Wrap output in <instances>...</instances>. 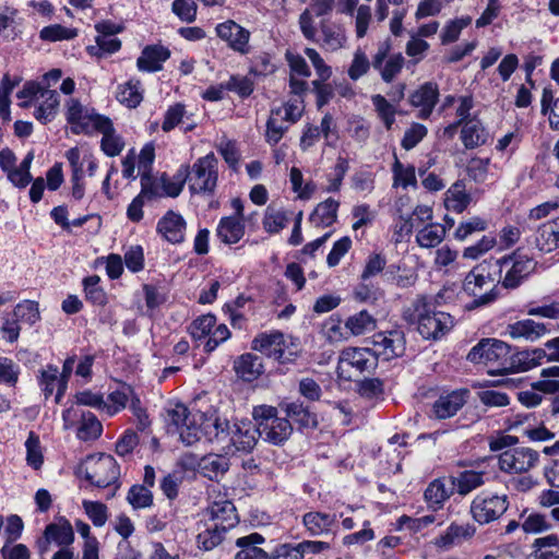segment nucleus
<instances>
[{
    "label": "nucleus",
    "instance_id": "f257e3e1",
    "mask_svg": "<svg viewBox=\"0 0 559 559\" xmlns=\"http://www.w3.org/2000/svg\"><path fill=\"white\" fill-rule=\"evenodd\" d=\"M501 267L493 259L475 265L465 276L463 289L475 297L469 308L487 306L497 298V283L501 282Z\"/></svg>",
    "mask_w": 559,
    "mask_h": 559
},
{
    "label": "nucleus",
    "instance_id": "f03ea898",
    "mask_svg": "<svg viewBox=\"0 0 559 559\" xmlns=\"http://www.w3.org/2000/svg\"><path fill=\"white\" fill-rule=\"evenodd\" d=\"M17 98L22 99L21 107H35L33 115L40 123L52 121L58 114L60 102L57 92L37 83H25L17 93Z\"/></svg>",
    "mask_w": 559,
    "mask_h": 559
},
{
    "label": "nucleus",
    "instance_id": "7ed1b4c3",
    "mask_svg": "<svg viewBox=\"0 0 559 559\" xmlns=\"http://www.w3.org/2000/svg\"><path fill=\"white\" fill-rule=\"evenodd\" d=\"M417 330L426 340H438L445 335L454 325L453 318L443 311H437L425 296L414 302Z\"/></svg>",
    "mask_w": 559,
    "mask_h": 559
},
{
    "label": "nucleus",
    "instance_id": "20e7f679",
    "mask_svg": "<svg viewBox=\"0 0 559 559\" xmlns=\"http://www.w3.org/2000/svg\"><path fill=\"white\" fill-rule=\"evenodd\" d=\"M252 415L258 424L261 439L278 445L284 443L292 435L290 421L286 417H278L277 409L274 406H255Z\"/></svg>",
    "mask_w": 559,
    "mask_h": 559
},
{
    "label": "nucleus",
    "instance_id": "39448f33",
    "mask_svg": "<svg viewBox=\"0 0 559 559\" xmlns=\"http://www.w3.org/2000/svg\"><path fill=\"white\" fill-rule=\"evenodd\" d=\"M252 348L280 364H289L299 356V345L282 332L261 333L252 341Z\"/></svg>",
    "mask_w": 559,
    "mask_h": 559
},
{
    "label": "nucleus",
    "instance_id": "423d86ee",
    "mask_svg": "<svg viewBox=\"0 0 559 559\" xmlns=\"http://www.w3.org/2000/svg\"><path fill=\"white\" fill-rule=\"evenodd\" d=\"M202 418V414L191 413L186 405L177 403L166 409L165 420L169 431L179 433L181 441L187 445H191L201 438L199 421Z\"/></svg>",
    "mask_w": 559,
    "mask_h": 559
},
{
    "label": "nucleus",
    "instance_id": "0eeeda50",
    "mask_svg": "<svg viewBox=\"0 0 559 559\" xmlns=\"http://www.w3.org/2000/svg\"><path fill=\"white\" fill-rule=\"evenodd\" d=\"M377 367V358L370 348L347 347L341 352L337 373L346 380H355Z\"/></svg>",
    "mask_w": 559,
    "mask_h": 559
},
{
    "label": "nucleus",
    "instance_id": "6e6552de",
    "mask_svg": "<svg viewBox=\"0 0 559 559\" xmlns=\"http://www.w3.org/2000/svg\"><path fill=\"white\" fill-rule=\"evenodd\" d=\"M83 471L84 478L98 488L116 485L120 475L119 465L109 454L88 456L83 464Z\"/></svg>",
    "mask_w": 559,
    "mask_h": 559
},
{
    "label": "nucleus",
    "instance_id": "1a4fd4ad",
    "mask_svg": "<svg viewBox=\"0 0 559 559\" xmlns=\"http://www.w3.org/2000/svg\"><path fill=\"white\" fill-rule=\"evenodd\" d=\"M496 262L501 267V284L508 289L519 287L536 267V261L520 251L497 259Z\"/></svg>",
    "mask_w": 559,
    "mask_h": 559
},
{
    "label": "nucleus",
    "instance_id": "9d476101",
    "mask_svg": "<svg viewBox=\"0 0 559 559\" xmlns=\"http://www.w3.org/2000/svg\"><path fill=\"white\" fill-rule=\"evenodd\" d=\"M189 333L194 341H204V350L213 352L230 337V331L225 324L216 325V317L207 313L198 317L189 326Z\"/></svg>",
    "mask_w": 559,
    "mask_h": 559
},
{
    "label": "nucleus",
    "instance_id": "9b49d317",
    "mask_svg": "<svg viewBox=\"0 0 559 559\" xmlns=\"http://www.w3.org/2000/svg\"><path fill=\"white\" fill-rule=\"evenodd\" d=\"M64 116L73 134H92L107 117L94 108L83 105L76 98H69L64 104Z\"/></svg>",
    "mask_w": 559,
    "mask_h": 559
},
{
    "label": "nucleus",
    "instance_id": "f8f14e48",
    "mask_svg": "<svg viewBox=\"0 0 559 559\" xmlns=\"http://www.w3.org/2000/svg\"><path fill=\"white\" fill-rule=\"evenodd\" d=\"M217 158L209 153L198 158L190 167V192L193 194H213L217 186Z\"/></svg>",
    "mask_w": 559,
    "mask_h": 559
},
{
    "label": "nucleus",
    "instance_id": "ddd939ff",
    "mask_svg": "<svg viewBox=\"0 0 559 559\" xmlns=\"http://www.w3.org/2000/svg\"><path fill=\"white\" fill-rule=\"evenodd\" d=\"M509 507L507 495L481 491L471 503V514L479 524H488L498 520Z\"/></svg>",
    "mask_w": 559,
    "mask_h": 559
},
{
    "label": "nucleus",
    "instance_id": "4468645a",
    "mask_svg": "<svg viewBox=\"0 0 559 559\" xmlns=\"http://www.w3.org/2000/svg\"><path fill=\"white\" fill-rule=\"evenodd\" d=\"M539 463V453L531 448H512L501 452L498 466L506 474H524L535 468Z\"/></svg>",
    "mask_w": 559,
    "mask_h": 559
},
{
    "label": "nucleus",
    "instance_id": "2eb2a0df",
    "mask_svg": "<svg viewBox=\"0 0 559 559\" xmlns=\"http://www.w3.org/2000/svg\"><path fill=\"white\" fill-rule=\"evenodd\" d=\"M372 354L374 357L390 360L402 356L405 352L404 333L399 330L379 332L372 336Z\"/></svg>",
    "mask_w": 559,
    "mask_h": 559
},
{
    "label": "nucleus",
    "instance_id": "dca6fc26",
    "mask_svg": "<svg viewBox=\"0 0 559 559\" xmlns=\"http://www.w3.org/2000/svg\"><path fill=\"white\" fill-rule=\"evenodd\" d=\"M74 542V532L71 523L61 518L57 523H50L45 527L44 537L37 542L38 551L44 555L49 551L51 543L59 547L71 546Z\"/></svg>",
    "mask_w": 559,
    "mask_h": 559
},
{
    "label": "nucleus",
    "instance_id": "f3484780",
    "mask_svg": "<svg viewBox=\"0 0 559 559\" xmlns=\"http://www.w3.org/2000/svg\"><path fill=\"white\" fill-rule=\"evenodd\" d=\"M258 437H260L258 424L255 426L249 421L234 424L230 427L229 439L226 443L228 448L225 450V453L229 454L233 450L250 452L255 447Z\"/></svg>",
    "mask_w": 559,
    "mask_h": 559
},
{
    "label": "nucleus",
    "instance_id": "a211bd4d",
    "mask_svg": "<svg viewBox=\"0 0 559 559\" xmlns=\"http://www.w3.org/2000/svg\"><path fill=\"white\" fill-rule=\"evenodd\" d=\"M551 324L537 322L533 319H523L509 323L506 328V334L513 340H524L534 343L550 333Z\"/></svg>",
    "mask_w": 559,
    "mask_h": 559
},
{
    "label": "nucleus",
    "instance_id": "6ab92c4d",
    "mask_svg": "<svg viewBox=\"0 0 559 559\" xmlns=\"http://www.w3.org/2000/svg\"><path fill=\"white\" fill-rule=\"evenodd\" d=\"M206 515L212 524L227 530L235 527L239 522L236 507L228 499L212 501L206 508Z\"/></svg>",
    "mask_w": 559,
    "mask_h": 559
},
{
    "label": "nucleus",
    "instance_id": "aec40b11",
    "mask_svg": "<svg viewBox=\"0 0 559 559\" xmlns=\"http://www.w3.org/2000/svg\"><path fill=\"white\" fill-rule=\"evenodd\" d=\"M468 394L469 391L466 389L441 394L432 406L435 416L438 419L453 417L466 403Z\"/></svg>",
    "mask_w": 559,
    "mask_h": 559
},
{
    "label": "nucleus",
    "instance_id": "412c9836",
    "mask_svg": "<svg viewBox=\"0 0 559 559\" xmlns=\"http://www.w3.org/2000/svg\"><path fill=\"white\" fill-rule=\"evenodd\" d=\"M547 353L543 348H533L518 352L510 357V364H504L502 370L511 372H522L531 370L542 364Z\"/></svg>",
    "mask_w": 559,
    "mask_h": 559
},
{
    "label": "nucleus",
    "instance_id": "4be33fe9",
    "mask_svg": "<svg viewBox=\"0 0 559 559\" xmlns=\"http://www.w3.org/2000/svg\"><path fill=\"white\" fill-rule=\"evenodd\" d=\"M186 221L183 217L168 211L157 224V231L169 242L180 243L185 239Z\"/></svg>",
    "mask_w": 559,
    "mask_h": 559
},
{
    "label": "nucleus",
    "instance_id": "5701e85b",
    "mask_svg": "<svg viewBox=\"0 0 559 559\" xmlns=\"http://www.w3.org/2000/svg\"><path fill=\"white\" fill-rule=\"evenodd\" d=\"M264 543L265 538L260 533H251L237 538L235 545L239 550L235 554L234 559H269L267 552L259 547Z\"/></svg>",
    "mask_w": 559,
    "mask_h": 559
},
{
    "label": "nucleus",
    "instance_id": "b1692460",
    "mask_svg": "<svg viewBox=\"0 0 559 559\" xmlns=\"http://www.w3.org/2000/svg\"><path fill=\"white\" fill-rule=\"evenodd\" d=\"M217 36L227 41L228 45L240 52H245V48L249 41V32L234 21H226L216 26Z\"/></svg>",
    "mask_w": 559,
    "mask_h": 559
},
{
    "label": "nucleus",
    "instance_id": "393cba45",
    "mask_svg": "<svg viewBox=\"0 0 559 559\" xmlns=\"http://www.w3.org/2000/svg\"><path fill=\"white\" fill-rule=\"evenodd\" d=\"M439 91L436 84L426 83L416 90L409 97L413 106L420 108L418 117L427 119L437 104Z\"/></svg>",
    "mask_w": 559,
    "mask_h": 559
},
{
    "label": "nucleus",
    "instance_id": "a878e982",
    "mask_svg": "<svg viewBox=\"0 0 559 559\" xmlns=\"http://www.w3.org/2000/svg\"><path fill=\"white\" fill-rule=\"evenodd\" d=\"M199 425L201 427V435L203 433L210 442L217 443L223 451L228 448L226 443L229 439L230 426L227 420L206 418L201 424L199 423Z\"/></svg>",
    "mask_w": 559,
    "mask_h": 559
},
{
    "label": "nucleus",
    "instance_id": "bb28decb",
    "mask_svg": "<svg viewBox=\"0 0 559 559\" xmlns=\"http://www.w3.org/2000/svg\"><path fill=\"white\" fill-rule=\"evenodd\" d=\"M100 121V126L95 131L103 134L100 141L102 151L110 157L119 155L124 147L122 138L116 133L112 122L108 117Z\"/></svg>",
    "mask_w": 559,
    "mask_h": 559
},
{
    "label": "nucleus",
    "instance_id": "cd10ccee",
    "mask_svg": "<svg viewBox=\"0 0 559 559\" xmlns=\"http://www.w3.org/2000/svg\"><path fill=\"white\" fill-rule=\"evenodd\" d=\"M487 365L496 366L492 372L495 373H509V370H502L504 364H510L511 346L503 341L497 338H489L487 345Z\"/></svg>",
    "mask_w": 559,
    "mask_h": 559
},
{
    "label": "nucleus",
    "instance_id": "c85d7f7f",
    "mask_svg": "<svg viewBox=\"0 0 559 559\" xmlns=\"http://www.w3.org/2000/svg\"><path fill=\"white\" fill-rule=\"evenodd\" d=\"M454 487L452 480L445 478L433 479L425 490V500L433 510L440 509L452 496Z\"/></svg>",
    "mask_w": 559,
    "mask_h": 559
},
{
    "label": "nucleus",
    "instance_id": "c756f323",
    "mask_svg": "<svg viewBox=\"0 0 559 559\" xmlns=\"http://www.w3.org/2000/svg\"><path fill=\"white\" fill-rule=\"evenodd\" d=\"M170 57V50L162 45H148L136 60L139 70H162L163 63Z\"/></svg>",
    "mask_w": 559,
    "mask_h": 559
},
{
    "label": "nucleus",
    "instance_id": "7c9ffc66",
    "mask_svg": "<svg viewBox=\"0 0 559 559\" xmlns=\"http://www.w3.org/2000/svg\"><path fill=\"white\" fill-rule=\"evenodd\" d=\"M229 468V461L225 455L210 453L201 457L198 471L211 480H219Z\"/></svg>",
    "mask_w": 559,
    "mask_h": 559
},
{
    "label": "nucleus",
    "instance_id": "2f4dec72",
    "mask_svg": "<svg viewBox=\"0 0 559 559\" xmlns=\"http://www.w3.org/2000/svg\"><path fill=\"white\" fill-rule=\"evenodd\" d=\"M336 522L334 514L310 511L304 514L302 523L310 536H321L330 533Z\"/></svg>",
    "mask_w": 559,
    "mask_h": 559
},
{
    "label": "nucleus",
    "instance_id": "473e14b6",
    "mask_svg": "<svg viewBox=\"0 0 559 559\" xmlns=\"http://www.w3.org/2000/svg\"><path fill=\"white\" fill-rule=\"evenodd\" d=\"M489 133L475 117L465 121L461 129V141L468 150L486 144Z\"/></svg>",
    "mask_w": 559,
    "mask_h": 559
},
{
    "label": "nucleus",
    "instance_id": "72a5a7b5",
    "mask_svg": "<svg viewBox=\"0 0 559 559\" xmlns=\"http://www.w3.org/2000/svg\"><path fill=\"white\" fill-rule=\"evenodd\" d=\"M531 556L534 559H559V535L550 533L535 538L531 544Z\"/></svg>",
    "mask_w": 559,
    "mask_h": 559
},
{
    "label": "nucleus",
    "instance_id": "f704fd0d",
    "mask_svg": "<svg viewBox=\"0 0 559 559\" xmlns=\"http://www.w3.org/2000/svg\"><path fill=\"white\" fill-rule=\"evenodd\" d=\"M338 206L340 203L332 198L319 203L310 214V223L317 228L332 226L336 222Z\"/></svg>",
    "mask_w": 559,
    "mask_h": 559
},
{
    "label": "nucleus",
    "instance_id": "c9c22d12",
    "mask_svg": "<svg viewBox=\"0 0 559 559\" xmlns=\"http://www.w3.org/2000/svg\"><path fill=\"white\" fill-rule=\"evenodd\" d=\"M559 389V382L556 380H540L533 383L530 390L518 393L519 401L526 407H535L540 404L543 396L539 392L554 393Z\"/></svg>",
    "mask_w": 559,
    "mask_h": 559
},
{
    "label": "nucleus",
    "instance_id": "e433bc0d",
    "mask_svg": "<svg viewBox=\"0 0 559 559\" xmlns=\"http://www.w3.org/2000/svg\"><path fill=\"white\" fill-rule=\"evenodd\" d=\"M234 369L243 381H253L262 373L263 365L260 357L247 353L235 361Z\"/></svg>",
    "mask_w": 559,
    "mask_h": 559
},
{
    "label": "nucleus",
    "instance_id": "4c0bfd02",
    "mask_svg": "<svg viewBox=\"0 0 559 559\" xmlns=\"http://www.w3.org/2000/svg\"><path fill=\"white\" fill-rule=\"evenodd\" d=\"M377 328V320L367 310L349 316L345 321L348 335L360 336L372 332Z\"/></svg>",
    "mask_w": 559,
    "mask_h": 559
},
{
    "label": "nucleus",
    "instance_id": "58836bf2",
    "mask_svg": "<svg viewBox=\"0 0 559 559\" xmlns=\"http://www.w3.org/2000/svg\"><path fill=\"white\" fill-rule=\"evenodd\" d=\"M321 45L326 50H337L342 48L346 41L344 29L341 25L328 21L321 22Z\"/></svg>",
    "mask_w": 559,
    "mask_h": 559
},
{
    "label": "nucleus",
    "instance_id": "ea45409f",
    "mask_svg": "<svg viewBox=\"0 0 559 559\" xmlns=\"http://www.w3.org/2000/svg\"><path fill=\"white\" fill-rule=\"evenodd\" d=\"M245 235L243 222L233 216L223 217L217 226L218 238L228 245L238 242Z\"/></svg>",
    "mask_w": 559,
    "mask_h": 559
},
{
    "label": "nucleus",
    "instance_id": "a19ab883",
    "mask_svg": "<svg viewBox=\"0 0 559 559\" xmlns=\"http://www.w3.org/2000/svg\"><path fill=\"white\" fill-rule=\"evenodd\" d=\"M189 117L187 116L185 105L178 103L170 106L164 116L162 129L165 132H169L176 127L182 124L185 131H191L194 128V122H188Z\"/></svg>",
    "mask_w": 559,
    "mask_h": 559
},
{
    "label": "nucleus",
    "instance_id": "79ce46f5",
    "mask_svg": "<svg viewBox=\"0 0 559 559\" xmlns=\"http://www.w3.org/2000/svg\"><path fill=\"white\" fill-rule=\"evenodd\" d=\"M472 198L465 190L462 181L454 182L447 191L444 204L445 207L455 213H462L471 203Z\"/></svg>",
    "mask_w": 559,
    "mask_h": 559
},
{
    "label": "nucleus",
    "instance_id": "37998d69",
    "mask_svg": "<svg viewBox=\"0 0 559 559\" xmlns=\"http://www.w3.org/2000/svg\"><path fill=\"white\" fill-rule=\"evenodd\" d=\"M286 416L300 427L314 428L318 425L317 415L311 413L301 402H292L283 405Z\"/></svg>",
    "mask_w": 559,
    "mask_h": 559
},
{
    "label": "nucleus",
    "instance_id": "c03bdc74",
    "mask_svg": "<svg viewBox=\"0 0 559 559\" xmlns=\"http://www.w3.org/2000/svg\"><path fill=\"white\" fill-rule=\"evenodd\" d=\"M485 474L476 471H464L452 478V485L461 496H466L485 484Z\"/></svg>",
    "mask_w": 559,
    "mask_h": 559
},
{
    "label": "nucleus",
    "instance_id": "a18cd8bd",
    "mask_svg": "<svg viewBox=\"0 0 559 559\" xmlns=\"http://www.w3.org/2000/svg\"><path fill=\"white\" fill-rule=\"evenodd\" d=\"M447 229L441 224L429 223L417 231L416 242L421 248H435L445 238Z\"/></svg>",
    "mask_w": 559,
    "mask_h": 559
},
{
    "label": "nucleus",
    "instance_id": "49530a36",
    "mask_svg": "<svg viewBox=\"0 0 559 559\" xmlns=\"http://www.w3.org/2000/svg\"><path fill=\"white\" fill-rule=\"evenodd\" d=\"M290 221V213L283 209H275L270 205L266 207L262 224L263 228L269 234H278L287 227Z\"/></svg>",
    "mask_w": 559,
    "mask_h": 559
},
{
    "label": "nucleus",
    "instance_id": "de8ad7c7",
    "mask_svg": "<svg viewBox=\"0 0 559 559\" xmlns=\"http://www.w3.org/2000/svg\"><path fill=\"white\" fill-rule=\"evenodd\" d=\"M117 99L128 108L138 107L143 99V87L140 81L130 80L127 83L119 85Z\"/></svg>",
    "mask_w": 559,
    "mask_h": 559
},
{
    "label": "nucleus",
    "instance_id": "09e8293b",
    "mask_svg": "<svg viewBox=\"0 0 559 559\" xmlns=\"http://www.w3.org/2000/svg\"><path fill=\"white\" fill-rule=\"evenodd\" d=\"M228 530L210 524L204 531H201L197 536L198 548L204 551H210L216 548L224 539L225 534Z\"/></svg>",
    "mask_w": 559,
    "mask_h": 559
},
{
    "label": "nucleus",
    "instance_id": "8fccbe9b",
    "mask_svg": "<svg viewBox=\"0 0 559 559\" xmlns=\"http://www.w3.org/2000/svg\"><path fill=\"white\" fill-rule=\"evenodd\" d=\"M535 246L542 252H551L559 248V235L549 223L543 224L536 230Z\"/></svg>",
    "mask_w": 559,
    "mask_h": 559
},
{
    "label": "nucleus",
    "instance_id": "3c124183",
    "mask_svg": "<svg viewBox=\"0 0 559 559\" xmlns=\"http://www.w3.org/2000/svg\"><path fill=\"white\" fill-rule=\"evenodd\" d=\"M133 396V388L129 384H121L116 391L108 396L109 403H106L105 412L112 416L123 409Z\"/></svg>",
    "mask_w": 559,
    "mask_h": 559
},
{
    "label": "nucleus",
    "instance_id": "603ef678",
    "mask_svg": "<svg viewBox=\"0 0 559 559\" xmlns=\"http://www.w3.org/2000/svg\"><path fill=\"white\" fill-rule=\"evenodd\" d=\"M103 426L91 412L81 413V425L78 429V438L84 441L96 439L102 435Z\"/></svg>",
    "mask_w": 559,
    "mask_h": 559
},
{
    "label": "nucleus",
    "instance_id": "864d4df0",
    "mask_svg": "<svg viewBox=\"0 0 559 559\" xmlns=\"http://www.w3.org/2000/svg\"><path fill=\"white\" fill-rule=\"evenodd\" d=\"M271 112L289 127L301 118L304 112L302 100L299 98L290 99L283 106L272 109Z\"/></svg>",
    "mask_w": 559,
    "mask_h": 559
},
{
    "label": "nucleus",
    "instance_id": "5fc2aeb1",
    "mask_svg": "<svg viewBox=\"0 0 559 559\" xmlns=\"http://www.w3.org/2000/svg\"><path fill=\"white\" fill-rule=\"evenodd\" d=\"M392 173L394 187L401 186L406 189L409 186L415 187L417 183L415 167L413 165H403L396 156L392 166Z\"/></svg>",
    "mask_w": 559,
    "mask_h": 559
},
{
    "label": "nucleus",
    "instance_id": "6e6d98bb",
    "mask_svg": "<svg viewBox=\"0 0 559 559\" xmlns=\"http://www.w3.org/2000/svg\"><path fill=\"white\" fill-rule=\"evenodd\" d=\"M385 276L401 288L413 286L417 281V274L414 270L391 264L385 271Z\"/></svg>",
    "mask_w": 559,
    "mask_h": 559
},
{
    "label": "nucleus",
    "instance_id": "4d7b16f0",
    "mask_svg": "<svg viewBox=\"0 0 559 559\" xmlns=\"http://www.w3.org/2000/svg\"><path fill=\"white\" fill-rule=\"evenodd\" d=\"M39 385L46 399L52 395L55 390H60V377L57 366L48 365L40 371Z\"/></svg>",
    "mask_w": 559,
    "mask_h": 559
},
{
    "label": "nucleus",
    "instance_id": "13d9d810",
    "mask_svg": "<svg viewBox=\"0 0 559 559\" xmlns=\"http://www.w3.org/2000/svg\"><path fill=\"white\" fill-rule=\"evenodd\" d=\"M322 335L331 344L340 343L348 338V332L342 328L340 319L330 317L322 325Z\"/></svg>",
    "mask_w": 559,
    "mask_h": 559
},
{
    "label": "nucleus",
    "instance_id": "bf43d9fd",
    "mask_svg": "<svg viewBox=\"0 0 559 559\" xmlns=\"http://www.w3.org/2000/svg\"><path fill=\"white\" fill-rule=\"evenodd\" d=\"M127 500L134 509H143L152 506L153 495L146 486L133 485L128 492Z\"/></svg>",
    "mask_w": 559,
    "mask_h": 559
},
{
    "label": "nucleus",
    "instance_id": "052dcab7",
    "mask_svg": "<svg viewBox=\"0 0 559 559\" xmlns=\"http://www.w3.org/2000/svg\"><path fill=\"white\" fill-rule=\"evenodd\" d=\"M13 317L17 322L32 325L39 319L38 305L35 301L25 300L15 306Z\"/></svg>",
    "mask_w": 559,
    "mask_h": 559
},
{
    "label": "nucleus",
    "instance_id": "680f3d73",
    "mask_svg": "<svg viewBox=\"0 0 559 559\" xmlns=\"http://www.w3.org/2000/svg\"><path fill=\"white\" fill-rule=\"evenodd\" d=\"M372 104L378 112V116L383 121L385 128L390 130L395 122V108L382 95H373Z\"/></svg>",
    "mask_w": 559,
    "mask_h": 559
},
{
    "label": "nucleus",
    "instance_id": "e2e57ef3",
    "mask_svg": "<svg viewBox=\"0 0 559 559\" xmlns=\"http://www.w3.org/2000/svg\"><path fill=\"white\" fill-rule=\"evenodd\" d=\"M82 504L86 515L95 526L102 527L105 525L108 519V509L104 503L83 500Z\"/></svg>",
    "mask_w": 559,
    "mask_h": 559
},
{
    "label": "nucleus",
    "instance_id": "0e129e2a",
    "mask_svg": "<svg viewBox=\"0 0 559 559\" xmlns=\"http://www.w3.org/2000/svg\"><path fill=\"white\" fill-rule=\"evenodd\" d=\"M521 528L526 534H542L551 528V523L540 513H531L521 523Z\"/></svg>",
    "mask_w": 559,
    "mask_h": 559
},
{
    "label": "nucleus",
    "instance_id": "69168bd1",
    "mask_svg": "<svg viewBox=\"0 0 559 559\" xmlns=\"http://www.w3.org/2000/svg\"><path fill=\"white\" fill-rule=\"evenodd\" d=\"M429 44L420 37L412 36L406 45V55L409 57L407 68L415 67L426 56Z\"/></svg>",
    "mask_w": 559,
    "mask_h": 559
},
{
    "label": "nucleus",
    "instance_id": "338daca9",
    "mask_svg": "<svg viewBox=\"0 0 559 559\" xmlns=\"http://www.w3.org/2000/svg\"><path fill=\"white\" fill-rule=\"evenodd\" d=\"M427 133L428 130L424 124L414 122L405 130L401 146L406 151H411L424 140Z\"/></svg>",
    "mask_w": 559,
    "mask_h": 559
},
{
    "label": "nucleus",
    "instance_id": "774afa93",
    "mask_svg": "<svg viewBox=\"0 0 559 559\" xmlns=\"http://www.w3.org/2000/svg\"><path fill=\"white\" fill-rule=\"evenodd\" d=\"M198 5L194 0H175L171 4L173 13L185 23H192L197 19Z\"/></svg>",
    "mask_w": 559,
    "mask_h": 559
}]
</instances>
